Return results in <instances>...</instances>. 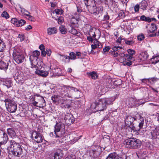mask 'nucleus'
I'll return each instance as SVG.
<instances>
[{"label":"nucleus","mask_w":159,"mask_h":159,"mask_svg":"<svg viewBox=\"0 0 159 159\" xmlns=\"http://www.w3.org/2000/svg\"><path fill=\"white\" fill-rule=\"evenodd\" d=\"M9 145L7 147L8 153L15 157L22 156L23 149L20 144L13 140H9Z\"/></svg>","instance_id":"f257e3e1"},{"label":"nucleus","mask_w":159,"mask_h":159,"mask_svg":"<svg viewBox=\"0 0 159 159\" xmlns=\"http://www.w3.org/2000/svg\"><path fill=\"white\" fill-rule=\"evenodd\" d=\"M140 117V115L136 113L135 115H129L125 116V122L126 127L130 129L131 131H136L135 127L134 126V121Z\"/></svg>","instance_id":"f03ea898"},{"label":"nucleus","mask_w":159,"mask_h":159,"mask_svg":"<svg viewBox=\"0 0 159 159\" xmlns=\"http://www.w3.org/2000/svg\"><path fill=\"white\" fill-rule=\"evenodd\" d=\"M123 143L127 148L133 149L139 148L142 144L141 142L139 139L134 138L126 139Z\"/></svg>","instance_id":"7ed1b4c3"},{"label":"nucleus","mask_w":159,"mask_h":159,"mask_svg":"<svg viewBox=\"0 0 159 159\" xmlns=\"http://www.w3.org/2000/svg\"><path fill=\"white\" fill-rule=\"evenodd\" d=\"M12 57L14 61L17 64L23 63L25 59L22 51L19 48L16 47L13 49Z\"/></svg>","instance_id":"20e7f679"},{"label":"nucleus","mask_w":159,"mask_h":159,"mask_svg":"<svg viewBox=\"0 0 159 159\" xmlns=\"http://www.w3.org/2000/svg\"><path fill=\"white\" fill-rule=\"evenodd\" d=\"M122 50H123L122 49L120 52L119 51H118V56L120 57L119 60L120 61L122 62L124 66H130L132 64L131 61L130 60H133V57L128 54H124V52L122 51Z\"/></svg>","instance_id":"39448f33"},{"label":"nucleus","mask_w":159,"mask_h":159,"mask_svg":"<svg viewBox=\"0 0 159 159\" xmlns=\"http://www.w3.org/2000/svg\"><path fill=\"white\" fill-rule=\"evenodd\" d=\"M90 108L95 112L97 111H103L107 108L105 104L103 102L102 99H99L98 102H96L92 103Z\"/></svg>","instance_id":"423d86ee"},{"label":"nucleus","mask_w":159,"mask_h":159,"mask_svg":"<svg viewBox=\"0 0 159 159\" xmlns=\"http://www.w3.org/2000/svg\"><path fill=\"white\" fill-rule=\"evenodd\" d=\"M4 102L7 111L10 113L15 112L17 109L16 103L9 99H6Z\"/></svg>","instance_id":"0eeeda50"},{"label":"nucleus","mask_w":159,"mask_h":159,"mask_svg":"<svg viewBox=\"0 0 159 159\" xmlns=\"http://www.w3.org/2000/svg\"><path fill=\"white\" fill-rule=\"evenodd\" d=\"M29 59L31 65V67L34 68L36 69H40L41 66L42 62L39 60L38 57H34L33 56H30Z\"/></svg>","instance_id":"6e6552de"},{"label":"nucleus","mask_w":159,"mask_h":159,"mask_svg":"<svg viewBox=\"0 0 159 159\" xmlns=\"http://www.w3.org/2000/svg\"><path fill=\"white\" fill-rule=\"evenodd\" d=\"M71 87L69 86H64L62 87L60 93L62 98H70L71 92L70 89Z\"/></svg>","instance_id":"1a4fd4ad"},{"label":"nucleus","mask_w":159,"mask_h":159,"mask_svg":"<svg viewBox=\"0 0 159 159\" xmlns=\"http://www.w3.org/2000/svg\"><path fill=\"white\" fill-rule=\"evenodd\" d=\"M70 89V92H71L70 98L74 97L75 98H78L82 96V93L77 88L74 87H71Z\"/></svg>","instance_id":"9d476101"},{"label":"nucleus","mask_w":159,"mask_h":159,"mask_svg":"<svg viewBox=\"0 0 159 159\" xmlns=\"http://www.w3.org/2000/svg\"><path fill=\"white\" fill-rule=\"evenodd\" d=\"M33 104L34 106L39 108H43L46 106L45 101L43 98L41 96H39L38 101L33 100Z\"/></svg>","instance_id":"9b49d317"},{"label":"nucleus","mask_w":159,"mask_h":159,"mask_svg":"<svg viewBox=\"0 0 159 159\" xmlns=\"http://www.w3.org/2000/svg\"><path fill=\"white\" fill-rule=\"evenodd\" d=\"M62 155V151L61 149H57L51 153L49 156V159H60V156Z\"/></svg>","instance_id":"f8f14e48"},{"label":"nucleus","mask_w":159,"mask_h":159,"mask_svg":"<svg viewBox=\"0 0 159 159\" xmlns=\"http://www.w3.org/2000/svg\"><path fill=\"white\" fill-rule=\"evenodd\" d=\"M31 137L32 139H33L34 138V141L37 143H41L43 142V137L42 136L40 133L36 131L32 132Z\"/></svg>","instance_id":"ddd939ff"},{"label":"nucleus","mask_w":159,"mask_h":159,"mask_svg":"<svg viewBox=\"0 0 159 159\" xmlns=\"http://www.w3.org/2000/svg\"><path fill=\"white\" fill-rule=\"evenodd\" d=\"M8 139L7 134L2 130L0 129V146L6 144Z\"/></svg>","instance_id":"4468645a"},{"label":"nucleus","mask_w":159,"mask_h":159,"mask_svg":"<svg viewBox=\"0 0 159 159\" xmlns=\"http://www.w3.org/2000/svg\"><path fill=\"white\" fill-rule=\"evenodd\" d=\"M64 120H65L66 124L69 125L73 123L75 121L74 118L73 116L69 113L65 114Z\"/></svg>","instance_id":"2eb2a0df"},{"label":"nucleus","mask_w":159,"mask_h":159,"mask_svg":"<svg viewBox=\"0 0 159 159\" xmlns=\"http://www.w3.org/2000/svg\"><path fill=\"white\" fill-rule=\"evenodd\" d=\"M102 99L107 107L108 105L113 104V102L115 100L116 97L113 96L110 98H104Z\"/></svg>","instance_id":"dca6fc26"},{"label":"nucleus","mask_w":159,"mask_h":159,"mask_svg":"<svg viewBox=\"0 0 159 159\" xmlns=\"http://www.w3.org/2000/svg\"><path fill=\"white\" fill-rule=\"evenodd\" d=\"M122 158L121 156H119L116 153L114 152L109 154L106 159H119Z\"/></svg>","instance_id":"f3484780"},{"label":"nucleus","mask_w":159,"mask_h":159,"mask_svg":"<svg viewBox=\"0 0 159 159\" xmlns=\"http://www.w3.org/2000/svg\"><path fill=\"white\" fill-rule=\"evenodd\" d=\"M146 28L149 27L148 32L153 33L157 29L156 26L155 24L152 23L150 25L148 24L146 26Z\"/></svg>","instance_id":"a211bd4d"},{"label":"nucleus","mask_w":159,"mask_h":159,"mask_svg":"<svg viewBox=\"0 0 159 159\" xmlns=\"http://www.w3.org/2000/svg\"><path fill=\"white\" fill-rule=\"evenodd\" d=\"M39 69H36L35 73L43 77H45L48 75V71H44L43 70H39Z\"/></svg>","instance_id":"6ab92c4d"},{"label":"nucleus","mask_w":159,"mask_h":159,"mask_svg":"<svg viewBox=\"0 0 159 159\" xmlns=\"http://www.w3.org/2000/svg\"><path fill=\"white\" fill-rule=\"evenodd\" d=\"M11 23L15 26L18 27L22 26L26 22L25 20H11Z\"/></svg>","instance_id":"aec40b11"},{"label":"nucleus","mask_w":159,"mask_h":159,"mask_svg":"<svg viewBox=\"0 0 159 159\" xmlns=\"http://www.w3.org/2000/svg\"><path fill=\"white\" fill-rule=\"evenodd\" d=\"M69 32L71 33L74 35H75L77 36H80V32H78L74 28L73 26L70 25V28H69Z\"/></svg>","instance_id":"412c9836"},{"label":"nucleus","mask_w":159,"mask_h":159,"mask_svg":"<svg viewBox=\"0 0 159 159\" xmlns=\"http://www.w3.org/2000/svg\"><path fill=\"white\" fill-rule=\"evenodd\" d=\"M148 57V55L146 51L141 52L139 56L140 60L143 61L146 60Z\"/></svg>","instance_id":"4be33fe9"},{"label":"nucleus","mask_w":159,"mask_h":159,"mask_svg":"<svg viewBox=\"0 0 159 159\" xmlns=\"http://www.w3.org/2000/svg\"><path fill=\"white\" fill-rule=\"evenodd\" d=\"M7 132L9 136L12 138L15 137L16 136L15 130L12 128L7 129Z\"/></svg>","instance_id":"5701e85b"},{"label":"nucleus","mask_w":159,"mask_h":159,"mask_svg":"<svg viewBox=\"0 0 159 159\" xmlns=\"http://www.w3.org/2000/svg\"><path fill=\"white\" fill-rule=\"evenodd\" d=\"M8 64L2 61H0V69L6 71L8 68Z\"/></svg>","instance_id":"b1692460"},{"label":"nucleus","mask_w":159,"mask_h":159,"mask_svg":"<svg viewBox=\"0 0 159 159\" xmlns=\"http://www.w3.org/2000/svg\"><path fill=\"white\" fill-rule=\"evenodd\" d=\"M47 30L48 35H52L57 33V29L55 27L48 28L47 29Z\"/></svg>","instance_id":"393cba45"},{"label":"nucleus","mask_w":159,"mask_h":159,"mask_svg":"<svg viewBox=\"0 0 159 159\" xmlns=\"http://www.w3.org/2000/svg\"><path fill=\"white\" fill-rule=\"evenodd\" d=\"M119 49L120 50H122L121 47L116 46L113 48L112 49L113 50V52H112V54L115 57H118L119 55L118 52H116V51L119 50Z\"/></svg>","instance_id":"a878e982"},{"label":"nucleus","mask_w":159,"mask_h":159,"mask_svg":"<svg viewBox=\"0 0 159 159\" xmlns=\"http://www.w3.org/2000/svg\"><path fill=\"white\" fill-rule=\"evenodd\" d=\"M64 126V124L61 123H57L54 126L55 130L54 132H58L60 131L61 128Z\"/></svg>","instance_id":"bb28decb"},{"label":"nucleus","mask_w":159,"mask_h":159,"mask_svg":"<svg viewBox=\"0 0 159 159\" xmlns=\"http://www.w3.org/2000/svg\"><path fill=\"white\" fill-rule=\"evenodd\" d=\"M3 85L6 86L7 88H10L12 86V83L10 80L5 79L3 80Z\"/></svg>","instance_id":"cd10ccee"},{"label":"nucleus","mask_w":159,"mask_h":159,"mask_svg":"<svg viewBox=\"0 0 159 159\" xmlns=\"http://www.w3.org/2000/svg\"><path fill=\"white\" fill-rule=\"evenodd\" d=\"M88 9V10L91 13H94L96 12L97 11V7L96 6H91V5L90 6H86Z\"/></svg>","instance_id":"c85d7f7f"},{"label":"nucleus","mask_w":159,"mask_h":159,"mask_svg":"<svg viewBox=\"0 0 159 159\" xmlns=\"http://www.w3.org/2000/svg\"><path fill=\"white\" fill-rule=\"evenodd\" d=\"M140 8L143 10H145L146 9L148 6V3L145 0L142 1L139 4Z\"/></svg>","instance_id":"c756f323"},{"label":"nucleus","mask_w":159,"mask_h":159,"mask_svg":"<svg viewBox=\"0 0 159 159\" xmlns=\"http://www.w3.org/2000/svg\"><path fill=\"white\" fill-rule=\"evenodd\" d=\"M151 134L152 139H158V137H159V132L158 131H156L155 130L152 132H151Z\"/></svg>","instance_id":"7c9ffc66"},{"label":"nucleus","mask_w":159,"mask_h":159,"mask_svg":"<svg viewBox=\"0 0 159 159\" xmlns=\"http://www.w3.org/2000/svg\"><path fill=\"white\" fill-rule=\"evenodd\" d=\"M140 117H139V119L140 120V122L139 123V129L138 130H136L137 131H139L140 129L143 128V125L144 123V120L143 117L140 115Z\"/></svg>","instance_id":"2f4dec72"},{"label":"nucleus","mask_w":159,"mask_h":159,"mask_svg":"<svg viewBox=\"0 0 159 159\" xmlns=\"http://www.w3.org/2000/svg\"><path fill=\"white\" fill-rule=\"evenodd\" d=\"M64 12L63 11L61 8L56 9L53 11L52 12L51 15L55 13L57 15H61Z\"/></svg>","instance_id":"473e14b6"},{"label":"nucleus","mask_w":159,"mask_h":159,"mask_svg":"<svg viewBox=\"0 0 159 159\" xmlns=\"http://www.w3.org/2000/svg\"><path fill=\"white\" fill-rule=\"evenodd\" d=\"M96 30V29L95 28H91L89 30V35L91 36H92L93 38H95L96 36L95 34V31Z\"/></svg>","instance_id":"72a5a7b5"},{"label":"nucleus","mask_w":159,"mask_h":159,"mask_svg":"<svg viewBox=\"0 0 159 159\" xmlns=\"http://www.w3.org/2000/svg\"><path fill=\"white\" fill-rule=\"evenodd\" d=\"M87 74L89 76H91V78L94 80H95L98 78V75L96 72L92 71L90 73H87Z\"/></svg>","instance_id":"f704fd0d"},{"label":"nucleus","mask_w":159,"mask_h":159,"mask_svg":"<svg viewBox=\"0 0 159 159\" xmlns=\"http://www.w3.org/2000/svg\"><path fill=\"white\" fill-rule=\"evenodd\" d=\"M56 134V137L58 138H61L65 134V131H59L58 132H54Z\"/></svg>","instance_id":"c9c22d12"},{"label":"nucleus","mask_w":159,"mask_h":159,"mask_svg":"<svg viewBox=\"0 0 159 159\" xmlns=\"http://www.w3.org/2000/svg\"><path fill=\"white\" fill-rule=\"evenodd\" d=\"M21 11L22 12H23L24 14L26 15L27 16H29V19H30L31 20L34 19V17L33 16H31L29 14H30V13L27 11L23 9H22Z\"/></svg>","instance_id":"e433bc0d"},{"label":"nucleus","mask_w":159,"mask_h":159,"mask_svg":"<svg viewBox=\"0 0 159 159\" xmlns=\"http://www.w3.org/2000/svg\"><path fill=\"white\" fill-rule=\"evenodd\" d=\"M157 80L156 78H149L148 79H143L142 80V82H145V81H147V80L149 82L151 83H152L154 82L155 81H156Z\"/></svg>","instance_id":"4c0bfd02"},{"label":"nucleus","mask_w":159,"mask_h":159,"mask_svg":"<svg viewBox=\"0 0 159 159\" xmlns=\"http://www.w3.org/2000/svg\"><path fill=\"white\" fill-rule=\"evenodd\" d=\"M59 30L61 33L63 34H65L66 33V30L65 26L63 25H61L59 27Z\"/></svg>","instance_id":"58836bf2"},{"label":"nucleus","mask_w":159,"mask_h":159,"mask_svg":"<svg viewBox=\"0 0 159 159\" xmlns=\"http://www.w3.org/2000/svg\"><path fill=\"white\" fill-rule=\"evenodd\" d=\"M70 60H75L76 58L75 53L73 52H71L69 54Z\"/></svg>","instance_id":"ea45409f"},{"label":"nucleus","mask_w":159,"mask_h":159,"mask_svg":"<svg viewBox=\"0 0 159 159\" xmlns=\"http://www.w3.org/2000/svg\"><path fill=\"white\" fill-rule=\"evenodd\" d=\"M140 20H156L154 18H150L149 17H146L144 15L142 16L140 18Z\"/></svg>","instance_id":"a19ab883"},{"label":"nucleus","mask_w":159,"mask_h":159,"mask_svg":"<svg viewBox=\"0 0 159 159\" xmlns=\"http://www.w3.org/2000/svg\"><path fill=\"white\" fill-rule=\"evenodd\" d=\"M40 54V52L36 50L33 52L32 55L30 56H33L34 57H38Z\"/></svg>","instance_id":"79ce46f5"},{"label":"nucleus","mask_w":159,"mask_h":159,"mask_svg":"<svg viewBox=\"0 0 159 159\" xmlns=\"http://www.w3.org/2000/svg\"><path fill=\"white\" fill-rule=\"evenodd\" d=\"M1 16L2 17L5 18L6 19H7L9 17V16L7 12L5 11L2 12L1 14Z\"/></svg>","instance_id":"37998d69"},{"label":"nucleus","mask_w":159,"mask_h":159,"mask_svg":"<svg viewBox=\"0 0 159 159\" xmlns=\"http://www.w3.org/2000/svg\"><path fill=\"white\" fill-rule=\"evenodd\" d=\"M6 48L4 43L2 41L0 44V52H2Z\"/></svg>","instance_id":"c03bdc74"},{"label":"nucleus","mask_w":159,"mask_h":159,"mask_svg":"<svg viewBox=\"0 0 159 159\" xmlns=\"http://www.w3.org/2000/svg\"><path fill=\"white\" fill-rule=\"evenodd\" d=\"M124 41L125 42V43L127 44H128V45H131L132 44H133L134 41L133 40H132L131 41H129V40H127L126 39H124Z\"/></svg>","instance_id":"a18cd8bd"},{"label":"nucleus","mask_w":159,"mask_h":159,"mask_svg":"<svg viewBox=\"0 0 159 159\" xmlns=\"http://www.w3.org/2000/svg\"><path fill=\"white\" fill-rule=\"evenodd\" d=\"M94 0H84V2L86 6H90L93 1Z\"/></svg>","instance_id":"49530a36"},{"label":"nucleus","mask_w":159,"mask_h":159,"mask_svg":"<svg viewBox=\"0 0 159 159\" xmlns=\"http://www.w3.org/2000/svg\"><path fill=\"white\" fill-rule=\"evenodd\" d=\"M156 58L157 60H155L154 61H152V63L153 64H156V63H157V62H159V56H157V57H153L151 59V60L152 59H155Z\"/></svg>","instance_id":"de8ad7c7"},{"label":"nucleus","mask_w":159,"mask_h":159,"mask_svg":"<svg viewBox=\"0 0 159 159\" xmlns=\"http://www.w3.org/2000/svg\"><path fill=\"white\" fill-rule=\"evenodd\" d=\"M138 39L139 40L142 41L144 39V36L143 34H141L137 37Z\"/></svg>","instance_id":"09e8293b"},{"label":"nucleus","mask_w":159,"mask_h":159,"mask_svg":"<svg viewBox=\"0 0 159 159\" xmlns=\"http://www.w3.org/2000/svg\"><path fill=\"white\" fill-rule=\"evenodd\" d=\"M61 70L60 68H57V69H54V70L53 71L55 74H56L57 75H59L61 72Z\"/></svg>","instance_id":"8fccbe9b"},{"label":"nucleus","mask_w":159,"mask_h":159,"mask_svg":"<svg viewBox=\"0 0 159 159\" xmlns=\"http://www.w3.org/2000/svg\"><path fill=\"white\" fill-rule=\"evenodd\" d=\"M127 52L129 53V55H133L135 54V51L132 49H129L127 50Z\"/></svg>","instance_id":"3c124183"},{"label":"nucleus","mask_w":159,"mask_h":159,"mask_svg":"<svg viewBox=\"0 0 159 159\" xmlns=\"http://www.w3.org/2000/svg\"><path fill=\"white\" fill-rule=\"evenodd\" d=\"M51 98L53 102L54 103H56L58 101V97L57 96H52Z\"/></svg>","instance_id":"603ef678"},{"label":"nucleus","mask_w":159,"mask_h":159,"mask_svg":"<svg viewBox=\"0 0 159 159\" xmlns=\"http://www.w3.org/2000/svg\"><path fill=\"white\" fill-rule=\"evenodd\" d=\"M140 7V6L139 5V4L136 5L134 7L135 11V12H138Z\"/></svg>","instance_id":"864d4df0"},{"label":"nucleus","mask_w":159,"mask_h":159,"mask_svg":"<svg viewBox=\"0 0 159 159\" xmlns=\"http://www.w3.org/2000/svg\"><path fill=\"white\" fill-rule=\"evenodd\" d=\"M61 56L64 58L66 60H67L66 61V62L69 63L70 62V59L69 56L64 55H62Z\"/></svg>","instance_id":"5fc2aeb1"},{"label":"nucleus","mask_w":159,"mask_h":159,"mask_svg":"<svg viewBox=\"0 0 159 159\" xmlns=\"http://www.w3.org/2000/svg\"><path fill=\"white\" fill-rule=\"evenodd\" d=\"M82 16H81L80 15H79V14L78 15H75V16H74L72 17V18L74 19L75 18V20H80V19H81V17Z\"/></svg>","instance_id":"6e6d98bb"},{"label":"nucleus","mask_w":159,"mask_h":159,"mask_svg":"<svg viewBox=\"0 0 159 159\" xmlns=\"http://www.w3.org/2000/svg\"><path fill=\"white\" fill-rule=\"evenodd\" d=\"M46 54L48 56H50L52 53V51L50 49H46Z\"/></svg>","instance_id":"4d7b16f0"},{"label":"nucleus","mask_w":159,"mask_h":159,"mask_svg":"<svg viewBox=\"0 0 159 159\" xmlns=\"http://www.w3.org/2000/svg\"><path fill=\"white\" fill-rule=\"evenodd\" d=\"M110 49V48L108 46L106 47L105 48H104L103 49V54H104L105 52L108 51Z\"/></svg>","instance_id":"13d9d810"},{"label":"nucleus","mask_w":159,"mask_h":159,"mask_svg":"<svg viewBox=\"0 0 159 159\" xmlns=\"http://www.w3.org/2000/svg\"><path fill=\"white\" fill-rule=\"evenodd\" d=\"M75 157L74 155H71L66 157L65 159H75Z\"/></svg>","instance_id":"bf43d9fd"},{"label":"nucleus","mask_w":159,"mask_h":159,"mask_svg":"<svg viewBox=\"0 0 159 159\" xmlns=\"http://www.w3.org/2000/svg\"><path fill=\"white\" fill-rule=\"evenodd\" d=\"M94 2L95 4H99L102 2L101 0H94Z\"/></svg>","instance_id":"052dcab7"},{"label":"nucleus","mask_w":159,"mask_h":159,"mask_svg":"<svg viewBox=\"0 0 159 159\" xmlns=\"http://www.w3.org/2000/svg\"><path fill=\"white\" fill-rule=\"evenodd\" d=\"M39 48L42 51L44 50L45 47L42 44L39 46Z\"/></svg>","instance_id":"680f3d73"},{"label":"nucleus","mask_w":159,"mask_h":159,"mask_svg":"<svg viewBox=\"0 0 159 159\" xmlns=\"http://www.w3.org/2000/svg\"><path fill=\"white\" fill-rule=\"evenodd\" d=\"M41 56L43 57H45L46 55V51L45 50H43L41 51Z\"/></svg>","instance_id":"e2e57ef3"},{"label":"nucleus","mask_w":159,"mask_h":159,"mask_svg":"<svg viewBox=\"0 0 159 159\" xmlns=\"http://www.w3.org/2000/svg\"><path fill=\"white\" fill-rule=\"evenodd\" d=\"M123 40L124 41V39L122 38L121 36L116 40V42L118 43H120L121 40Z\"/></svg>","instance_id":"0e129e2a"},{"label":"nucleus","mask_w":159,"mask_h":159,"mask_svg":"<svg viewBox=\"0 0 159 159\" xmlns=\"http://www.w3.org/2000/svg\"><path fill=\"white\" fill-rule=\"evenodd\" d=\"M109 18V16L107 14H106L104 16V20H108Z\"/></svg>","instance_id":"69168bd1"},{"label":"nucleus","mask_w":159,"mask_h":159,"mask_svg":"<svg viewBox=\"0 0 159 159\" xmlns=\"http://www.w3.org/2000/svg\"><path fill=\"white\" fill-rule=\"evenodd\" d=\"M32 29V27L30 25H28L25 28V30H30L31 29Z\"/></svg>","instance_id":"338daca9"},{"label":"nucleus","mask_w":159,"mask_h":159,"mask_svg":"<svg viewBox=\"0 0 159 159\" xmlns=\"http://www.w3.org/2000/svg\"><path fill=\"white\" fill-rule=\"evenodd\" d=\"M158 36V34H157V33H155V34H150L149 35V37H154L155 36Z\"/></svg>","instance_id":"774afa93"}]
</instances>
